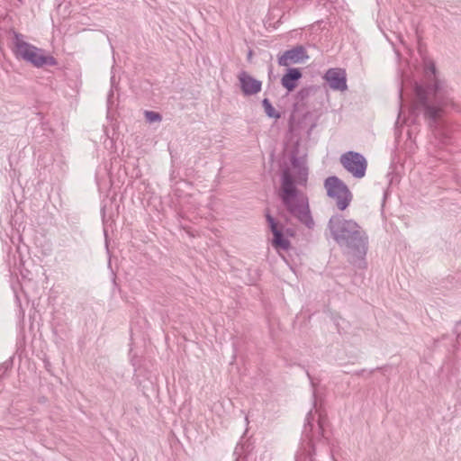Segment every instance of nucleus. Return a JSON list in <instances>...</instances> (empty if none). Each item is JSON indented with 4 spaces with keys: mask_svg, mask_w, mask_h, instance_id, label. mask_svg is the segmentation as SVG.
Instances as JSON below:
<instances>
[{
    "mask_svg": "<svg viewBox=\"0 0 461 461\" xmlns=\"http://www.w3.org/2000/svg\"><path fill=\"white\" fill-rule=\"evenodd\" d=\"M290 161L293 168L296 170V176L292 174L289 167L282 169L278 198L292 218L309 230H312L315 222L310 209L309 198L297 187V185H305L308 180L306 155H300L298 143L291 150Z\"/></svg>",
    "mask_w": 461,
    "mask_h": 461,
    "instance_id": "1",
    "label": "nucleus"
},
{
    "mask_svg": "<svg viewBox=\"0 0 461 461\" xmlns=\"http://www.w3.org/2000/svg\"><path fill=\"white\" fill-rule=\"evenodd\" d=\"M327 227L348 261L358 268H365L369 244L366 231L355 220L347 219L340 213L333 214Z\"/></svg>",
    "mask_w": 461,
    "mask_h": 461,
    "instance_id": "2",
    "label": "nucleus"
},
{
    "mask_svg": "<svg viewBox=\"0 0 461 461\" xmlns=\"http://www.w3.org/2000/svg\"><path fill=\"white\" fill-rule=\"evenodd\" d=\"M324 418L321 414L319 415L315 424L312 411L307 413L301 443L295 454V461H313L315 445L320 443L327 447L326 451L330 454L333 461H337L334 458L337 445L324 435Z\"/></svg>",
    "mask_w": 461,
    "mask_h": 461,
    "instance_id": "3",
    "label": "nucleus"
},
{
    "mask_svg": "<svg viewBox=\"0 0 461 461\" xmlns=\"http://www.w3.org/2000/svg\"><path fill=\"white\" fill-rule=\"evenodd\" d=\"M13 43L14 53L16 58L32 64L35 68L58 65V61L53 56L47 55L44 50L23 41V35L19 32H14Z\"/></svg>",
    "mask_w": 461,
    "mask_h": 461,
    "instance_id": "4",
    "label": "nucleus"
},
{
    "mask_svg": "<svg viewBox=\"0 0 461 461\" xmlns=\"http://www.w3.org/2000/svg\"><path fill=\"white\" fill-rule=\"evenodd\" d=\"M324 187L327 191V195L335 200L339 211H344L349 206L353 194L339 177L336 176L327 177L324 180Z\"/></svg>",
    "mask_w": 461,
    "mask_h": 461,
    "instance_id": "5",
    "label": "nucleus"
},
{
    "mask_svg": "<svg viewBox=\"0 0 461 461\" xmlns=\"http://www.w3.org/2000/svg\"><path fill=\"white\" fill-rule=\"evenodd\" d=\"M339 162L355 178L360 179L366 176L367 160L361 153L347 151L340 156Z\"/></svg>",
    "mask_w": 461,
    "mask_h": 461,
    "instance_id": "6",
    "label": "nucleus"
},
{
    "mask_svg": "<svg viewBox=\"0 0 461 461\" xmlns=\"http://www.w3.org/2000/svg\"><path fill=\"white\" fill-rule=\"evenodd\" d=\"M266 220L273 234L272 246L276 250L287 251L291 248V242L285 235L284 225L268 212L266 214Z\"/></svg>",
    "mask_w": 461,
    "mask_h": 461,
    "instance_id": "7",
    "label": "nucleus"
},
{
    "mask_svg": "<svg viewBox=\"0 0 461 461\" xmlns=\"http://www.w3.org/2000/svg\"><path fill=\"white\" fill-rule=\"evenodd\" d=\"M308 58L304 47L296 45L279 55L277 62L281 67H289L293 64L303 63Z\"/></svg>",
    "mask_w": 461,
    "mask_h": 461,
    "instance_id": "8",
    "label": "nucleus"
},
{
    "mask_svg": "<svg viewBox=\"0 0 461 461\" xmlns=\"http://www.w3.org/2000/svg\"><path fill=\"white\" fill-rule=\"evenodd\" d=\"M238 79L240 87L246 96L256 95L262 89V82L256 79L246 71H241L238 76Z\"/></svg>",
    "mask_w": 461,
    "mask_h": 461,
    "instance_id": "9",
    "label": "nucleus"
},
{
    "mask_svg": "<svg viewBox=\"0 0 461 461\" xmlns=\"http://www.w3.org/2000/svg\"><path fill=\"white\" fill-rule=\"evenodd\" d=\"M324 79L333 90L345 91L348 88L347 77L344 69L330 68L325 73Z\"/></svg>",
    "mask_w": 461,
    "mask_h": 461,
    "instance_id": "10",
    "label": "nucleus"
},
{
    "mask_svg": "<svg viewBox=\"0 0 461 461\" xmlns=\"http://www.w3.org/2000/svg\"><path fill=\"white\" fill-rule=\"evenodd\" d=\"M302 77L303 74L300 68H288L281 78V84L288 93H291L296 88L298 81Z\"/></svg>",
    "mask_w": 461,
    "mask_h": 461,
    "instance_id": "11",
    "label": "nucleus"
},
{
    "mask_svg": "<svg viewBox=\"0 0 461 461\" xmlns=\"http://www.w3.org/2000/svg\"><path fill=\"white\" fill-rule=\"evenodd\" d=\"M262 106L267 117L278 120L281 118V113L276 112L268 98L262 100Z\"/></svg>",
    "mask_w": 461,
    "mask_h": 461,
    "instance_id": "12",
    "label": "nucleus"
},
{
    "mask_svg": "<svg viewBox=\"0 0 461 461\" xmlns=\"http://www.w3.org/2000/svg\"><path fill=\"white\" fill-rule=\"evenodd\" d=\"M249 446L248 445L245 449V447L243 445L238 444L233 453V455L236 456L234 461H247V456L245 455V453L249 451Z\"/></svg>",
    "mask_w": 461,
    "mask_h": 461,
    "instance_id": "13",
    "label": "nucleus"
},
{
    "mask_svg": "<svg viewBox=\"0 0 461 461\" xmlns=\"http://www.w3.org/2000/svg\"><path fill=\"white\" fill-rule=\"evenodd\" d=\"M14 357H9L7 360L0 364V378L3 377L13 366Z\"/></svg>",
    "mask_w": 461,
    "mask_h": 461,
    "instance_id": "14",
    "label": "nucleus"
},
{
    "mask_svg": "<svg viewBox=\"0 0 461 461\" xmlns=\"http://www.w3.org/2000/svg\"><path fill=\"white\" fill-rule=\"evenodd\" d=\"M145 118L149 123L162 120L161 114L154 111H145Z\"/></svg>",
    "mask_w": 461,
    "mask_h": 461,
    "instance_id": "15",
    "label": "nucleus"
},
{
    "mask_svg": "<svg viewBox=\"0 0 461 461\" xmlns=\"http://www.w3.org/2000/svg\"><path fill=\"white\" fill-rule=\"evenodd\" d=\"M313 91V88L312 87H304V88H302L300 91L297 92V95H296V99L298 101H301L303 102V100H305L310 95L311 93Z\"/></svg>",
    "mask_w": 461,
    "mask_h": 461,
    "instance_id": "16",
    "label": "nucleus"
},
{
    "mask_svg": "<svg viewBox=\"0 0 461 461\" xmlns=\"http://www.w3.org/2000/svg\"><path fill=\"white\" fill-rule=\"evenodd\" d=\"M101 169H98L95 176V181L98 185L99 189H102L103 186H106V180L104 179V176H100Z\"/></svg>",
    "mask_w": 461,
    "mask_h": 461,
    "instance_id": "17",
    "label": "nucleus"
},
{
    "mask_svg": "<svg viewBox=\"0 0 461 461\" xmlns=\"http://www.w3.org/2000/svg\"><path fill=\"white\" fill-rule=\"evenodd\" d=\"M116 83H115V77L114 76H112L111 77V89L108 93V96H107V104L108 105L111 104V102H112V98L113 96V88L115 86Z\"/></svg>",
    "mask_w": 461,
    "mask_h": 461,
    "instance_id": "18",
    "label": "nucleus"
},
{
    "mask_svg": "<svg viewBox=\"0 0 461 461\" xmlns=\"http://www.w3.org/2000/svg\"><path fill=\"white\" fill-rule=\"evenodd\" d=\"M284 232H285V237H287V238L294 237L295 234L294 230L292 228H286V229L284 228Z\"/></svg>",
    "mask_w": 461,
    "mask_h": 461,
    "instance_id": "19",
    "label": "nucleus"
},
{
    "mask_svg": "<svg viewBox=\"0 0 461 461\" xmlns=\"http://www.w3.org/2000/svg\"><path fill=\"white\" fill-rule=\"evenodd\" d=\"M131 361L132 366H134L135 372H137V370H138L137 366H139V360L135 357H131Z\"/></svg>",
    "mask_w": 461,
    "mask_h": 461,
    "instance_id": "20",
    "label": "nucleus"
},
{
    "mask_svg": "<svg viewBox=\"0 0 461 461\" xmlns=\"http://www.w3.org/2000/svg\"><path fill=\"white\" fill-rule=\"evenodd\" d=\"M13 290H14V295H15V301H16V303L17 305L21 308V301H20V298L16 293V290L14 288V286H13Z\"/></svg>",
    "mask_w": 461,
    "mask_h": 461,
    "instance_id": "21",
    "label": "nucleus"
},
{
    "mask_svg": "<svg viewBox=\"0 0 461 461\" xmlns=\"http://www.w3.org/2000/svg\"><path fill=\"white\" fill-rule=\"evenodd\" d=\"M101 213H102L103 221L104 222L105 221V205H104L101 208Z\"/></svg>",
    "mask_w": 461,
    "mask_h": 461,
    "instance_id": "22",
    "label": "nucleus"
},
{
    "mask_svg": "<svg viewBox=\"0 0 461 461\" xmlns=\"http://www.w3.org/2000/svg\"><path fill=\"white\" fill-rule=\"evenodd\" d=\"M402 106L401 105L400 112H399V114H398V119H397V122H396V125L399 123V121L402 119Z\"/></svg>",
    "mask_w": 461,
    "mask_h": 461,
    "instance_id": "23",
    "label": "nucleus"
},
{
    "mask_svg": "<svg viewBox=\"0 0 461 461\" xmlns=\"http://www.w3.org/2000/svg\"><path fill=\"white\" fill-rule=\"evenodd\" d=\"M387 195H388V191H387V190H385V191L384 192L383 204L384 203V202H385V200H386V198H387Z\"/></svg>",
    "mask_w": 461,
    "mask_h": 461,
    "instance_id": "24",
    "label": "nucleus"
},
{
    "mask_svg": "<svg viewBox=\"0 0 461 461\" xmlns=\"http://www.w3.org/2000/svg\"><path fill=\"white\" fill-rule=\"evenodd\" d=\"M59 330L58 327H57V326H55V327L53 328V333L57 336V335H58V333H59Z\"/></svg>",
    "mask_w": 461,
    "mask_h": 461,
    "instance_id": "25",
    "label": "nucleus"
},
{
    "mask_svg": "<svg viewBox=\"0 0 461 461\" xmlns=\"http://www.w3.org/2000/svg\"><path fill=\"white\" fill-rule=\"evenodd\" d=\"M307 375H308V377H309V379L311 381V384H312V387H314V382H313L312 378L311 377L310 374L307 373Z\"/></svg>",
    "mask_w": 461,
    "mask_h": 461,
    "instance_id": "26",
    "label": "nucleus"
},
{
    "mask_svg": "<svg viewBox=\"0 0 461 461\" xmlns=\"http://www.w3.org/2000/svg\"><path fill=\"white\" fill-rule=\"evenodd\" d=\"M399 96H400V99L402 100V88H400V90H399Z\"/></svg>",
    "mask_w": 461,
    "mask_h": 461,
    "instance_id": "27",
    "label": "nucleus"
},
{
    "mask_svg": "<svg viewBox=\"0 0 461 461\" xmlns=\"http://www.w3.org/2000/svg\"><path fill=\"white\" fill-rule=\"evenodd\" d=\"M408 136H409V139L411 140V135L410 131H408Z\"/></svg>",
    "mask_w": 461,
    "mask_h": 461,
    "instance_id": "28",
    "label": "nucleus"
},
{
    "mask_svg": "<svg viewBox=\"0 0 461 461\" xmlns=\"http://www.w3.org/2000/svg\"><path fill=\"white\" fill-rule=\"evenodd\" d=\"M103 171H104V175H107L106 168H104Z\"/></svg>",
    "mask_w": 461,
    "mask_h": 461,
    "instance_id": "29",
    "label": "nucleus"
},
{
    "mask_svg": "<svg viewBox=\"0 0 461 461\" xmlns=\"http://www.w3.org/2000/svg\"><path fill=\"white\" fill-rule=\"evenodd\" d=\"M327 2L333 3L334 0H327Z\"/></svg>",
    "mask_w": 461,
    "mask_h": 461,
    "instance_id": "30",
    "label": "nucleus"
}]
</instances>
